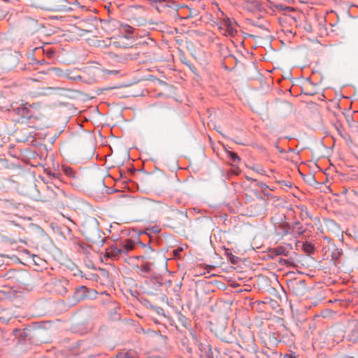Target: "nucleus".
Instances as JSON below:
<instances>
[{
    "instance_id": "1",
    "label": "nucleus",
    "mask_w": 358,
    "mask_h": 358,
    "mask_svg": "<svg viewBox=\"0 0 358 358\" xmlns=\"http://www.w3.org/2000/svg\"><path fill=\"white\" fill-rule=\"evenodd\" d=\"M134 248V242L130 239H127L121 242L119 245H113L106 250V257L114 260H117Z\"/></svg>"
},
{
    "instance_id": "2",
    "label": "nucleus",
    "mask_w": 358,
    "mask_h": 358,
    "mask_svg": "<svg viewBox=\"0 0 358 358\" xmlns=\"http://www.w3.org/2000/svg\"><path fill=\"white\" fill-rule=\"evenodd\" d=\"M240 336L247 350H255L256 345L254 334L250 329L245 330Z\"/></svg>"
},
{
    "instance_id": "3",
    "label": "nucleus",
    "mask_w": 358,
    "mask_h": 358,
    "mask_svg": "<svg viewBox=\"0 0 358 358\" xmlns=\"http://www.w3.org/2000/svg\"><path fill=\"white\" fill-rule=\"evenodd\" d=\"M69 282L66 280H56L54 284L55 292L58 294L64 295L68 290Z\"/></svg>"
},
{
    "instance_id": "4",
    "label": "nucleus",
    "mask_w": 358,
    "mask_h": 358,
    "mask_svg": "<svg viewBox=\"0 0 358 358\" xmlns=\"http://www.w3.org/2000/svg\"><path fill=\"white\" fill-rule=\"evenodd\" d=\"M222 25L225 27L224 35L230 37H234L236 33V29L233 27L231 20L226 17L222 22Z\"/></svg>"
},
{
    "instance_id": "5",
    "label": "nucleus",
    "mask_w": 358,
    "mask_h": 358,
    "mask_svg": "<svg viewBox=\"0 0 358 358\" xmlns=\"http://www.w3.org/2000/svg\"><path fill=\"white\" fill-rule=\"evenodd\" d=\"M134 29L129 24H124L120 26V31L126 38H131Z\"/></svg>"
},
{
    "instance_id": "6",
    "label": "nucleus",
    "mask_w": 358,
    "mask_h": 358,
    "mask_svg": "<svg viewBox=\"0 0 358 358\" xmlns=\"http://www.w3.org/2000/svg\"><path fill=\"white\" fill-rule=\"evenodd\" d=\"M117 358H138V353L133 350L120 352L117 355Z\"/></svg>"
},
{
    "instance_id": "7",
    "label": "nucleus",
    "mask_w": 358,
    "mask_h": 358,
    "mask_svg": "<svg viewBox=\"0 0 358 358\" xmlns=\"http://www.w3.org/2000/svg\"><path fill=\"white\" fill-rule=\"evenodd\" d=\"M292 229V235L296 237L303 235L305 232V229L299 222H295Z\"/></svg>"
},
{
    "instance_id": "8",
    "label": "nucleus",
    "mask_w": 358,
    "mask_h": 358,
    "mask_svg": "<svg viewBox=\"0 0 358 358\" xmlns=\"http://www.w3.org/2000/svg\"><path fill=\"white\" fill-rule=\"evenodd\" d=\"M13 296H14V293L8 287H6L3 289H0V299L1 300H6V299L10 300L13 297Z\"/></svg>"
},
{
    "instance_id": "9",
    "label": "nucleus",
    "mask_w": 358,
    "mask_h": 358,
    "mask_svg": "<svg viewBox=\"0 0 358 358\" xmlns=\"http://www.w3.org/2000/svg\"><path fill=\"white\" fill-rule=\"evenodd\" d=\"M16 113L18 115H20L22 117H30V110L26 107H18L16 109H14Z\"/></svg>"
},
{
    "instance_id": "10",
    "label": "nucleus",
    "mask_w": 358,
    "mask_h": 358,
    "mask_svg": "<svg viewBox=\"0 0 358 358\" xmlns=\"http://www.w3.org/2000/svg\"><path fill=\"white\" fill-rule=\"evenodd\" d=\"M86 288L85 287L83 286L80 287L79 289H77L75 292V297L78 299H82L86 296Z\"/></svg>"
},
{
    "instance_id": "11",
    "label": "nucleus",
    "mask_w": 358,
    "mask_h": 358,
    "mask_svg": "<svg viewBox=\"0 0 358 358\" xmlns=\"http://www.w3.org/2000/svg\"><path fill=\"white\" fill-rule=\"evenodd\" d=\"M302 249L306 253L311 255L315 251V246L310 243L306 242L303 244Z\"/></svg>"
},
{
    "instance_id": "12",
    "label": "nucleus",
    "mask_w": 358,
    "mask_h": 358,
    "mask_svg": "<svg viewBox=\"0 0 358 358\" xmlns=\"http://www.w3.org/2000/svg\"><path fill=\"white\" fill-rule=\"evenodd\" d=\"M280 229L282 230L281 234H282V235L292 234V227L288 223H284V224H281Z\"/></svg>"
},
{
    "instance_id": "13",
    "label": "nucleus",
    "mask_w": 358,
    "mask_h": 358,
    "mask_svg": "<svg viewBox=\"0 0 358 358\" xmlns=\"http://www.w3.org/2000/svg\"><path fill=\"white\" fill-rule=\"evenodd\" d=\"M229 157L230 160L234 163L238 164L241 161V158L238 156V155L236 152H228Z\"/></svg>"
},
{
    "instance_id": "14",
    "label": "nucleus",
    "mask_w": 358,
    "mask_h": 358,
    "mask_svg": "<svg viewBox=\"0 0 358 358\" xmlns=\"http://www.w3.org/2000/svg\"><path fill=\"white\" fill-rule=\"evenodd\" d=\"M62 171L67 176L70 178H75V171L72 168L64 166L62 167Z\"/></svg>"
},
{
    "instance_id": "15",
    "label": "nucleus",
    "mask_w": 358,
    "mask_h": 358,
    "mask_svg": "<svg viewBox=\"0 0 358 358\" xmlns=\"http://www.w3.org/2000/svg\"><path fill=\"white\" fill-rule=\"evenodd\" d=\"M150 266L151 264L149 262H145L141 266V271L146 274H150L151 272Z\"/></svg>"
},
{
    "instance_id": "16",
    "label": "nucleus",
    "mask_w": 358,
    "mask_h": 358,
    "mask_svg": "<svg viewBox=\"0 0 358 358\" xmlns=\"http://www.w3.org/2000/svg\"><path fill=\"white\" fill-rule=\"evenodd\" d=\"M56 190H53V189H50L49 187H48V191L50 192H55V196H59V195H62L64 194V191L62 190L61 189L58 188V187H56L55 188Z\"/></svg>"
},
{
    "instance_id": "17",
    "label": "nucleus",
    "mask_w": 358,
    "mask_h": 358,
    "mask_svg": "<svg viewBox=\"0 0 358 358\" xmlns=\"http://www.w3.org/2000/svg\"><path fill=\"white\" fill-rule=\"evenodd\" d=\"M33 261L36 265H40L41 262H43V259H41L37 255H33L32 257Z\"/></svg>"
},
{
    "instance_id": "18",
    "label": "nucleus",
    "mask_w": 358,
    "mask_h": 358,
    "mask_svg": "<svg viewBox=\"0 0 358 358\" xmlns=\"http://www.w3.org/2000/svg\"><path fill=\"white\" fill-rule=\"evenodd\" d=\"M253 169L255 171H257L258 173L262 174V175H264L266 173L265 170L261 166H257V167L253 168Z\"/></svg>"
},
{
    "instance_id": "19",
    "label": "nucleus",
    "mask_w": 358,
    "mask_h": 358,
    "mask_svg": "<svg viewBox=\"0 0 358 358\" xmlns=\"http://www.w3.org/2000/svg\"><path fill=\"white\" fill-rule=\"evenodd\" d=\"M293 10H294L293 8L285 6L283 12H284V13H286L287 12L293 11Z\"/></svg>"
},
{
    "instance_id": "20",
    "label": "nucleus",
    "mask_w": 358,
    "mask_h": 358,
    "mask_svg": "<svg viewBox=\"0 0 358 358\" xmlns=\"http://www.w3.org/2000/svg\"><path fill=\"white\" fill-rule=\"evenodd\" d=\"M143 246L145 248V252L149 254L150 252H153V250L150 247H147L145 244H142Z\"/></svg>"
},
{
    "instance_id": "21",
    "label": "nucleus",
    "mask_w": 358,
    "mask_h": 358,
    "mask_svg": "<svg viewBox=\"0 0 358 358\" xmlns=\"http://www.w3.org/2000/svg\"><path fill=\"white\" fill-rule=\"evenodd\" d=\"M258 186L261 187L262 189H265L268 187V185L264 182H259Z\"/></svg>"
},
{
    "instance_id": "22",
    "label": "nucleus",
    "mask_w": 358,
    "mask_h": 358,
    "mask_svg": "<svg viewBox=\"0 0 358 358\" xmlns=\"http://www.w3.org/2000/svg\"><path fill=\"white\" fill-rule=\"evenodd\" d=\"M284 7H285V6H284V5H282V4H278V5H276V8H277L278 10L283 11V10H284Z\"/></svg>"
},
{
    "instance_id": "23",
    "label": "nucleus",
    "mask_w": 358,
    "mask_h": 358,
    "mask_svg": "<svg viewBox=\"0 0 358 358\" xmlns=\"http://www.w3.org/2000/svg\"><path fill=\"white\" fill-rule=\"evenodd\" d=\"M284 251V249L282 248H279L276 249V255H281L282 254Z\"/></svg>"
},
{
    "instance_id": "24",
    "label": "nucleus",
    "mask_w": 358,
    "mask_h": 358,
    "mask_svg": "<svg viewBox=\"0 0 358 358\" xmlns=\"http://www.w3.org/2000/svg\"><path fill=\"white\" fill-rule=\"evenodd\" d=\"M180 252H181V250H175L173 251L174 256L178 257Z\"/></svg>"
},
{
    "instance_id": "25",
    "label": "nucleus",
    "mask_w": 358,
    "mask_h": 358,
    "mask_svg": "<svg viewBox=\"0 0 358 358\" xmlns=\"http://www.w3.org/2000/svg\"><path fill=\"white\" fill-rule=\"evenodd\" d=\"M15 271H9L8 273H7V275L8 276V278H10L12 276L10 275V274H12V273H15Z\"/></svg>"
},
{
    "instance_id": "26",
    "label": "nucleus",
    "mask_w": 358,
    "mask_h": 358,
    "mask_svg": "<svg viewBox=\"0 0 358 358\" xmlns=\"http://www.w3.org/2000/svg\"><path fill=\"white\" fill-rule=\"evenodd\" d=\"M285 358H295L294 357H293L292 355H286L285 356Z\"/></svg>"
},
{
    "instance_id": "27",
    "label": "nucleus",
    "mask_w": 358,
    "mask_h": 358,
    "mask_svg": "<svg viewBox=\"0 0 358 358\" xmlns=\"http://www.w3.org/2000/svg\"><path fill=\"white\" fill-rule=\"evenodd\" d=\"M246 179H247L248 181H255V180H253L252 178H250V177H248V176H247V177H246Z\"/></svg>"
},
{
    "instance_id": "28",
    "label": "nucleus",
    "mask_w": 358,
    "mask_h": 358,
    "mask_svg": "<svg viewBox=\"0 0 358 358\" xmlns=\"http://www.w3.org/2000/svg\"><path fill=\"white\" fill-rule=\"evenodd\" d=\"M44 63H45V60L44 59H42L41 61L39 62L40 64H43Z\"/></svg>"
},
{
    "instance_id": "29",
    "label": "nucleus",
    "mask_w": 358,
    "mask_h": 358,
    "mask_svg": "<svg viewBox=\"0 0 358 358\" xmlns=\"http://www.w3.org/2000/svg\"><path fill=\"white\" fill-rule=\"evenodd\" d=\"M345 358H352V357H346Z\"/></svg>"
}]
</instances>
